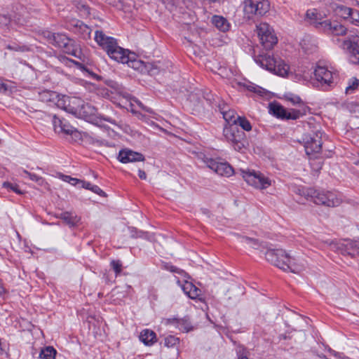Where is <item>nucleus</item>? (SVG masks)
<instances>
[{
	"instance_id": "9b49d317",
	"label": "nucleus",
	"mask_w": 359,
	"mask_h": 359,
	"mask_svg": "<svg viewBox=\"0 0 359 359\" xmlns=\"http://www.w3.org/2000/svg\"><path fill=\"white\" fill-rule=\"evenodd\" d=\"M336 43L351 55L353 62H359V34L349 36L342 41L337 39Z\"/></svg>"
},
{
	"instance_id": "aec40b11",
	"label": "nucleus",
	"mask_w": 359,
	"mask_h": 359,
	"mask_svg": "<svg viewBox=\"0 0 359 359\" xmlns=\"http://www.w3.org/2000/svg\"><path fill=\"white\" fill-rule=\"evenodd\" d=\"M179 285L182 287L184 292L191 299H196L201 295V290L196 287L191 282L184 280L182 283L177 281Z\"/></svg>"
},
{
	"instance_id": "4468645a",
	"label": "nucleus",
	"mask_w": 359,
	"mask_h": 359,
	"mask_svg": "<svg viewBox=\"0 0 359 359\" xmlns=\"http://www.w3.org/2000/svg\"><path fill=\"white\" fill-rule=\"evenodd\" d=\"M205 163L210 169L221 176L229 177L234 172L233 168L226 162H218L212 158H207Z\"/></svg>"
},
{
	"instance_id": "a878e982",
	"label": "nucleus",
	"mask_w": 359,
	"mask_h": 359,
	"mask_svg": "<svg viewBox=\"0 0 359 359\" xmlns=\"http://www.w3.org/2000/svg\"><path fill=\"white\" fill-rule=\"evenodd\" d=\"M39 98L41 102L54 104L58 98V94L56 92L46 90L39 93Z\"/></svg>"
},
{
	"instance_id": "c85d7f7f",
	"label": "nucleus",
	"mask_w": 359,
	"mask_h": 359,
	"mask_svg": "<svg viewBox=\"0 0 359 359\" xmlns=\"http://www.w3.org/2000/svg\"><path fill=\"white\" fill-rule=\"evenodd\" d=\"M58 217L71 226L76 225L80 222L79 217L68 212L61 213Z\"/></svg>"
},
{
	"instance_id": "ea45409f",
	"label": "nucleus",
	"mask_w": 359,
	"mask_h": 359,
	"mask_svg": "<svg viewBox=\"0 0 359 359\" xmlns=\"http://www.w3.org/2000/svg\"><path fill=\"white\" fill-rule=\"evenodd\" d=\"M111 265L116 274L121 271V264L119 261L113 260L111 262Z\"/></svg>"
},
{
	"instance_id": "7ed1b4c3",
	"label": "nucleus",
	"mask_w": 359,
	"mask_h": 359,
	"mask_svg": "<svg viewBox=\"0 0 359 359\" xmlns=\"http://www.w3.org/2000/svg\"><path fill=\"white\" fill-rule=\"evenodd\" d=\"M261 67L280 76H286L289 73V66L280 58L268 54L259 55L255 59Z\"/></svg>"
},
{
	"instance_id": "20e7f679",
	"label": "nucleus",
	"mask_w": 359,
	"mask_h": 359,
	"mask_svg": "<svg viewBox=\"0 0 359 359\" xmlns=\"http://www.w3.org/2000/svg\"><path fill=\"white\" fill-rule=\"evenodd\" d=\"M307 198L311 199L317 205H323L327 207H335L340 205L341 199L332 192H320L314 189H309L305 194Z\"/></svg>"
},
{
	"instance_id": "09e8293b",
	"label": "nucleus",
	"mask_w": 359,
	"mask_h": 359,
	"mask_svg": "<svg viewBox=\"0 0 359 359\" xmlns=\"http://www.w3.org/2000/svg\"><path fill=\"white\" fill-rule=\"evenodd\" d=\"M316 13L314 10H309L306 12V17L310 19H314Z\"/></svg>"
},
{
	"instance_id": "49530a36",
	"label": "nucleus",
	"mask_w": 359,
	"mask_h": 359,
	"mask_svg": "<svg viewBox=\"0 0 359 359\" xmlns=\"http://www.w3.org/2000/svg\"><path fill=\"white\" fill-rule=\"evenodd\" d=\"M58 177L62 180H63L64 182H67L68 183H69V182L71 181H75V180H74V178L71 177L69 175H65L63 174H61V173H59L58 174Z\"/></svg>"
},
{
	"instance_id": "a211bd4d",
	"label": "nucleus",
	"mask_w": 359,
	"mask_h": 359,
	"mask_svg": "<svg viewBox=\"0 0 359 359\" xmlns=\"http://www.w3.org/2000/svg\"><path fill=\"white\" fill-rule=\"evenodd\" d=\"M118 158L123 163L143 161L144 160V157L142 154L135 152L130 149L121 150Z\"/></svg>"
},
{
	"instance_id": "e433bc0d",
	"label": "nucleus",
	"mask_w": 359,
	"mask_h": 359,
	"mask_svg": "<svg viewBox=\"0 0 359 359\" xmlns=\"http://www.w3.org/2000/svg\"><path fill=\"white\" fill-rule=\"evenodd\" d=\"M179 342V339L174 336H168L165 338V346L167 347H172Z\"/></svg>"
},
{
	"instance_id": "6ab92c4d",
	"label": "nucleus",
	"mask_w": 359,
	"mask_h": 359,
	"mask_svg": "<svg viewBox=\"0 0 359 359\" xmlns=\"http://www.w3.org/2000/svg\"><path fill=\"white\" fill-rule=\"evenodd\" d=\"M164 321L166 325H172L184 332H188L193 330L191 324L187 319L167 318Z\"/></svg>"
},
{
	"instance_id": "72a5a7b5",
	"label": "nucleus",
	"mask_w": 359,
	"mask_h": 359,
	"mask_svg": "<svg viewBox=\"0 0 359 359\" xmlns=\"http://www.w3.org/2000/svg\"><path fill=\"white\" fill-rule=\"evenodd\" d=\"M233 126H240L243 130L250 131L252 129L251 124L245 117L238 116L237 121Z\"/></svg>"
},
{
	"instance_id": "4be33fe9",
	"label": "nucleus",
	"mask_w": 359,
	"mask_h": 359,
	"mask_svg": "<svg viewBox=\"0 0 359 359\" xmlns=\"http://www.w3.org/2000/svg\"><path fill=\"white\" fill-rule=\"evenodd\" d=\"M323 24L325 28L332 35L342 36L346 34V27L337 22L325 21Z\"/></svg>"
},
{
	"instance_id": "f8f14e48",
	"label": "nucleus",
	"mask_w": 359,
	"mask_h": 359,
	"mask_svg": "<svg viewBox=\"0 0 359 359\" xmlns=\"http://www.w3.org/2000/svg\"><path fill=\"white\" fill-rule=\"evenodd\" d=\"M336 250L344 256L354 257L359 255V238L345 239L334 244Z\"/></svg>"
},
{
	"instance_id": "2eb2a0df",
	"label": "nucleus",
	"mask_w": 359,
	"mask_h": 359,
	"mask_svg": "<svg viewBox=\"0 0 359 359\" xmlns=\"http://www.w3.org/2000/svg\"><path fill=\"white\" fill-rule=\"evenodd\" d=\"M316 79L323 86H330L334 81V74L325 66H317L314 69Z\"/></svg>"
},
{
	"instance_id": "a19ab883",
	"label": "nucleus",
	"mask_w": 359,
	"mask_h": 359,
	"mask_svg": "<svg viewBox=\"0 0 359 359\" xmlns=\"http://www.w3.org/2000/svg\"><path fill=\"white\" fill-rule=\"evenodd\" d=\"M22 172L27 177L29 178V180H31L32 181H34V182H36L40 176L34 174V173H32V172H28L27 170H22Z\"/></svg>"
},
{
	"instance_id": "423d86ee",
	"label": "nucleus",
	"mask_w": 359,
	"mask_h": 359,
	"mask_svg": "<svg viewBox=\"0 0 359 359\" xmlns=\"http://www.w3.org/2000/svg\"><path fill=\"white\" fill-rule=\"evenodd\" d=\"M270 8L268 0H244L243 11L244 17L252 19L255 15H263Z\"/></svg>"
},
{
	"instance_id": "7c9ffc66",
	"label": "nucleus",
	"mask_w": 359,
	"mask_h": 359,
	"mask_svg": "<svg viewBox=\"0 0 359 359\" xmlns=\"http://www.w3.org/2000/svg\"><path fill=\"white\" fill-rule=\"evenodd\" d=\"M57 351L53 346H47L42 349L39 357L43 359H55Z\"/></svg>"
},
{
	"instance_id": "39448f33",
	"label": "nucleus",
	"mask_w": 359,
	"mask_h": 359,
	"mask_svg": "<svg viewBox=\"0 0 359 359\" xmlns=\"http://www.w3.org/2000/svg\"><path fill=\"white\" fill-rule=\"evenodd\" d=\"M269 112L276 116L277 118L283 119H292L295 120L306 114L309 107L303 106L302 109H287L278 103H271L269 107Z\"/></svg>"
},
{
	"instance_id": "0eeeda50",
	"label": "nucleus",
	"mask_w": 359,
	"mask_h": 359,
	"mask_svg": "<svg viewBox=\"0 0 359 359\" xmlns=\"http://www.w3.org/2000/svg\"><path fill=\"white\" fill-rule=\"evenodd\" d=\"M322 135L323 133L320 131L303 135L302 142L308 156H314L320 153L323 143Z\"/></svg>"
},
{
	"instance_id": "f257e3e1",
	"label": "nucleus",
	"mask_w": 359,
	"mask_h": 359,
	"mask_svg": "<svg viewBox=\"0 0 359 359\" xmlns=\"http://www.w3.org/2000/svg\"><path fill=\"white\" fill-rule=\"evenodd\" d=\"M94 39L111 60L132 67L139 62L134 53L118 46L116 39L106 35L102 31L97 30Z\"/></svg>"
},
{
	"instance_id": "bb28decb",
	"label": "nucleus",
	"mask_w": 359,
	"mask_h": 359,
	"mask_svg": "<svg viewBox=\"0 0 359 359\" xmlns=\"http://www.w3.org/2000/svg\"><path fill=\"white\" fill-rule=\"evenodd\" d=\"M140 340L146 345H151L156 342V333L148 329H145L140 332Z\"/></svg>"
},
{
	"instance_id": "58836bf2",
	"label": "nucleus",
	"mask_w": 359,
	"mask_h": 359,
	"mask_svg": "<svg viewBox=\"0 0 359 359\" xmlns=\"http://www.w3.org/2000/svg\"><path fill=\"white\" fill-rule=\"evenodd\" d=\"M4 187H6L12 191H13L14 192H15L16 194H22L23 192L21 191L19 188H18V185H15V184H12L11 183H8V182H4Z\"/></svg>"
},
{
	"instance_id": "bf43d9fd",
	"label": "nucleus",
	"mask_w": 359,
	"mask_h": 359,
	"mask_svg": "<svg viewBox=\"0 0 359 359\" xmlns=\"http://www.w3.org/2000/svg\"><path fill=\"white\" fill-rule=\"evenodd\" d=\"M83 8H85V10H86V11H87V13H88L89 12H88V8H87V7H85V6H83Z\"/></svg>"
},
{
	"instance_id": "1a4fd4ad",
	"label": "nucleus",
	"mask_w": 359,
	"mask_h": 359,
	"mask_svg": "<svg viewBox=\"0 0 359 359\" xmlns=\"http://www.w3.org/2000/svg\"><path fill=\"white\" fill-rule=\"evenodd\" d=\"M224 135L230 142L235 150L241 151L245 147V133L241 131L236 126L229 125L224 129Z\"/></svg>"
},
{
	"instance_id": "13d9d810",
	"label": "nucleus",
	"mask_w": 359,
	"mask_h": 359,
	"mask_svg": "<svg viewBox=\"0 0 359 359\" xmlns=\"http://www.w3.org/2000/svg\"><path fill=\"white\" fill-rule=\"evenodd\" d=\"M280 339H286V336H285V335H280Z\"/></svg>"
},
{
	"instance_id": "3c124183",
	"label": "nucleus",
	"mask_w": 359,
	"mask_h": 359,
	"mask_svg": "<svg viewBox=\"0 0 359 359\" xmlns=\"http://www.w3.org/2000/svg\"><path fill=\"white\" fill-rule=\"evenodd\" d=\"M138 176L142 180H146V178H147V175H146L145 172L142 170H138Z\"/></svg>"
},
{
	"instance_id": "f03ea898",
	"label": "nucleus",
	"mask_w": 359,
	"mask_h": 359,
	"mask_svg": "<svg viewBox=\"0 0 359 359\" xmlns=\"http://www.w3.org/2000/svg\"><path fill=\"white\" fill-rule=\"evenodd\" d=\"M265 256L268 262L283 271L299 273L303 269V266L297 265L295 259L282 249L267 250Z\"/></svg>"
},
{
	"instance_id": "473e14b6",
	"label": "nucleus",
	"mask_w": 359,
	"mask_h": 359,
	"mask_svg": "<svg viewBox=\"0 0 359 359\" xmlns=\"http://www.w3.org/2000/svg\"><path fill=\"white\" fill-rule=\"evenodd\" d=\"M241 243L255 249H259L261 243L256 239L243 236L241 238Z\"/></svg>"
},
{
	"instance_id": "f704fd0d",
	"label": "nucleus",
	"mask_w": 359,
	"mask_h": 359,
	"mask_svg": "<svg viewBox=\"0 0 359 359\" xmlns=\"http://www.w3.org/2000/svg\"><path fill=\"white\" fill-rule=\"evenodd\" d=\"M359 86V80L355 78L351 79L346 88V93H352Z\"/></svg>"
},
{
	"instance_id": "393cba45",
	"label": "nucleus",
	"mask_w": 359,
	"mask_h": 359,
	"mask_svg": "<svg viewBox=\"0 0 359 359\" xmlns=\"http://www.w3.org/2000/svg\"><path fill=\"white\" fill-rule=\"evenodd\" d=\"M212 23L220 31L226 32L229 29L230 24L226 18L221 15H214L212 18Z\"/></svg>"
},
{
	"instance_id": "c9c22d12",
	"label": "nucleus",
	"mask_w": 359,
	"mask_h": 359,
	"mask_svg": "<svg viewBox=\"0 0 359 359\" xmlns=\"http://www.w3.org/2000/svg\"><path fill=\"white\" fill-rule=\"evenodd\" d=\"M76 27H78L81 31H82L83 34H84V37H90V29L85 24L81 22L77 21L75 24Z\"/></svg>"
},
{
	"instance_id": "864d4df0",
	"label": "nucleus",
	"mask_w": 359,
	"mask_h": 359,
	"mask_svg": "<svg viewBox=\"0 0 359 359\" xmlns=\"http://www.w3.org/2000/svg\"><path fill=\"white\" fill-rule=\"evenodd\" d=\"M74 180H75V181H71V182H69V183L71 184H72V185H74V186L77 185V186L79 187L80 186V182H81V180H78L76 178H74Z\"/></svg>"
},
{
	"instance_id": "5fc2aeb1",
	"label": "nucleus",
	"mask_w": 359,
	"mask_h": 359,
	"mask_svg": "<svg viewBox=\"0 0 359 359\" xmlns=\"http://www.w3.org/2000/svg\"><path fill=\"white\" fill-rule=\"evenodd\" d=\"M5 292V289L3 286V284L1 283V280H0V296L4 294Z\"/></svg>"
},
{
	"instance_id": "a18cd8bd",
	"label": "nucleus",
	"mask_w": 359,
	"mask_h": 359,
	"mask_svg": "<svg viewBox=\"0 0 359 359\" xmlns=\"http://www.w3.org/2000/svg\"><path fill=\"white\" fill-rule=\"evenodd\" d=\"M238 353V359H248L247 351L242 348L237 351Z\"/></svg>"
},
{
	"instance_id": "412c9836",
	"label": "nucleus",
	"mask_w": 359,
	"mask_h": 359,
	"mask_svg": "<svg viewBox=\"0 0 359 359\" xmlns=\"http://www.w3.org/2000/svg\"><path fill=\"white\" fill-rule=\"evenodd\" d=\"M238 86L254 93L259 96H264L267 94L268 91L264 88L259 86L249 81H238L236 83Z\"/></svg>"
},
{
	"instance_id": "f3484780",
	"label": "nucleus",
	"mask_w": 359,
	"mask_h": 359,
	"mask_svg": "<svg viewBox=\"0 0 359 359\" xmlns=\"http://www.w3.org/2000/svg\"><path fill=\"white\" fill-rule=\"evenodd\" d=\"M43 36L50 43L60 48L67 47L70 41L65 34L52 33L49 31H45Z\"/></svg>"
},
{
	"instance_id": "b1692460",
	"label": "nucleus",
	"mask_w": 359,
	"mask_h": 359,
	"mask_svg": "<svg viewBox=\"0 0 359 359\" xmlns=\"http://www.w3.org/2000/svg\"><path fill=\"white\" fill-rule=\"evenodd\" d=\"M228 108L226 104H223L222 107H219L220 112L227 123L230 125H234L238 116H236L234 110L229 109Z\"/></svg>"
},
{
	"instance_id": "4c0bfd02",
	"label": "nucleus",
	"mask_w": 359,
	"mask_h": 359,
	"mask_svg": "<svg viewBox=\"0 0 359 359\" xmlns=\"http://www.w3.org/2000/svg\"><path fill=\"white\" fill-rule=\"evenodd\" d=\"M349 22L351 23H352L353 25L359 26V11H358L354 9Z\"/></svg>"
},
{
	"instance_id": "de8ad7c7",
	"label": "nucleus",
	"mask_w": 359,
	"mask_h": 359,
	"mask_svg": "<svg viewBox=\"0 0 359 359\" xmlns=\"http://www.w3.org/2000/svg\"><path fill=\"white\" fill-rule=\"evenodd\" d=\"M92 185L93 184H91L90 182L81 180L79 187L90 190V187H92Z\"/></svg>"
},
{
	"instance_id": "9d476101",
	"label": "nucleus",
	"mask_w": 359,
	"mask_h": 359,
	"mask_svg": "<svg viewBox=\"0 0 359 359\" xmlns=\"http://www.w3.org/2000/svg\"><path fill=\"white\" fill-rule=\"evenodd\" d=\"M242 175L245 181L255 188L264 189L271 185V180L259 171L243 170Z\"/></svg>"
},
{
	"instance_id": "cd10ccee",
	"label": "nucleus",
	"mask_w": 359,
	"mask_h": 359,
	"mask_svg": "<svg viewBox=\"0 0 359 359\" xmlns=\"http://www.w3.org/2000/svg\"><path fill=\"white\" fill-rule=\"evenodd\" d=\"M283 99L293 105L299 106V109H302L303 106H306L299 96L290 92L285 93L283 95Z\"/></svg>"
},
{
	"instance_id": "dca6fc26",
	"label": "nucleus",
	"mask_w": 359,
	"mask_h": 359,
	"mask_svg": "<svg viewBox=\"0 0 359 359\" xmlns=\"http://www.w3.org/2000/svg\"><path fill=\"white\" fill-rule=\"evenodd\" d=\"M76 110L74 111V115L83 118L88 121L93 120L97 114V109L89 104H85L82 100L81 104L76 105Z\"/></svg>"
},
{
	"instance_id": "6e6d98bb",
	"label": "nucleus",
	"mask_w": 359,
	"mask_h": 359,
	"mask_svg": "<svg viewBox=\"0 0 359 359\" xmlns=\"http://www.w3.org/2000/svg\"><path fill=\"white\" fill-rule=\"evenodd\" d=\"M137 104H138L140 107H142V109H145L146 111H149V112H151V109H147V108L144 107H143V105H142V104L140 102L137 101Z\"/></svg>"
},
{
	"instance_id": "ddd939ff",
	"label": "nucleus",
	"mask_w": 359,
	"mask_h": 359,
	"mask_svg": "<svg viewBox=\"0 0 359 359\" xmlns=\"http://www.w3.org/2000/svg\"><path fill=\"white\" fill-rule=\"evenodd\" d=\"M81 103L82 100L79 97H69L58 94V98L56 100L54 104L58 108L73 114L74 111L76 110V105Z\"/></svg>"
},
{
	"instance_id": "c756f323",
	"label": "nucleus",
	"mask_w": 359,
	"mask_h": 359,
	"mask_svg": "<svg viewBox=\"0 0 359 359\" xmlns=\"http://www.w3.org/2000/svg\"><path fill=\"white\" fill-rule=\"evenodd\" d=\"M300 46L306 53H311L316 50L314 41L309 37L303 39L300 42Z\"/></svg>"
},
{
	"instance_id": "79ce46f5",
	"label": "nucleus",
	"mask_w": 359,
	"mask_h": 359,
	"mask_svg": "<svg viewBox=\"0 0 359 359\" xmlns=\"http://www.w3.org/2000/svg\"><path fill=\"white\" fill-rule=\"evenodd\" d=\"M67 53L74 55L76 57L81 58V51L79 47L74 48L72 51H67Z\"/></svg>"
},
{
	"instance_id": "052dcab7",
	"label": "nucleus",
	"mask_w": 359,
	"mask_h": 359,
	"mask_svg": "<svg viewBox=\"0 0 359 359\" xmlns=\"http://www.w3.org/2000/svg\"><path fill=\"white\" fill-rule=\"evenodd\" d=\"M309 77V76H304V79H307Z\"/></svg>"
},
{
	"instance_id": "37998d69",
	"label": "nucleus",
	"mask_w": 359,
	"mask_h": 359,
	"mask_svg": "<svg viewBox=\"0 0 359 359\" xmlns=\"http://www.w3.org/2000/svg\"><path fill=\"white\" fill-rule=\"evenodd\" d=\"M37 184L41 187H43L46 189H49V184L42 177H40L39 179L36 182Z\"/></svg>"
},
{
	"instance_id": "6e6552de",
	"label": "nucleus",
	"mask_w": 359,
	"mask_h": 359,
	"mask_svg": "<svg viewBox=\"0 0 359 359\" xmlns=\"http://www.w3.org/2000/svg\"><path fill=\"white\" fill-rule=\"evenodd\" d=\"M257 32L262 45L270 50L278 42V38L273 29L266 22H261L257 26Z\"/></svg>"
},
{
	"instance_id": "603ef678",
	"label": "nucleus",
	"mask_w": 359,
	"mask_h": 359,
	"mask_svg": "<svg viewBox=\"0 0 359 359\" xmlns=\"http://www.w3.org/2000/svg\"><path fill=\"white\" fill-rule=\"evenodd\" d=\"M7 90V86L6 84L3 83L1 82V80L0 79V93L5 92Z\"/></svg>"
},
{
	"instance_id": "c03bdc74",
	"label": "nucleus",
	"mask_w": 359,
	"mask_h": 359,
	"mask_svg": "<svg viewBox=\"0 0 359 359\" xmlns=\"http://www.w3.org/2000/svg\"><path fill=\"white\" fill-rule=\"evenodd\" d=\"M90 191L98 194L99 196H104V192L97 185H92Z\"/></svg>"
},
{
	"instance_id": "4d7b16f0",
	"label": "nucleus",
	"mask_w": 359,
	"mask_h": 359,
	"mask_svg": "<svg viewBox=\"0 0 359 359\" xmlns=\"http://www.w3.org/2000/svg\"><path fill=\"white\" fill-rule=\"evenodd\" d=\"M144 233H142V232H139L138 233H137V235H135V236L136 237H143L144 236Z\"/></svg>"
},
{
	"instance_id": "8fccbe9b",
	"label": "nucleus",
	"mask_w": 359,
	"mask_h": 359,
	"mask_svg": "<svg viewBox=\"0 0 359 359\" xmlns=\"http://www.w3.org/2000/svg\"><path fill=\"white\" fill-rule=\"evenodd\" d=\"M331 353L332 355H334L335 358H339V359H348L347 357L342 356L341 353L335 352L334 351H331Z\"/></svg>"
},
{
	"instance_id": "2f4dec72",
	"label": "nucleus",
	"mask_w": 359,
	"mask_h": 359,
	"mask_svg": "<svg viewBox=\"0 0 359 359\" xmlns=\"http://www.w3.org/2000/svg\"><path fill=\"white\" fill-rule=\"evenodd\" d=\"M353 11L354 9L344 6H338L337 8L338 15L348 20H350Z\"/></svg>"
},
{
	"instance_id": "5701e85b",
	"label": "nucleus",
	"mask_w": 359,
	"mask_h": 359,
	"mask_svg": "<svg viewBox=\"0 0 359 359\" xmlns=\"http://www.w3.org/2000/svg\"><path fill=\"white\" fill-rule=\"evenodd\" d=\"M53 126L55 131L57 133H65L66 134H72L74 131V128L69 126L67 123L57 118L55 116H53Z\"/></svg>"
}]
</instances>
